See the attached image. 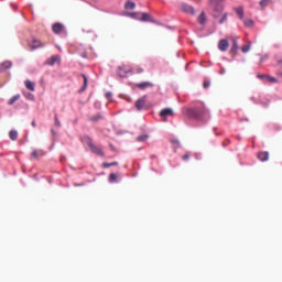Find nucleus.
Returning a JSON list of instances; mask_svg holds the SVG:
<instances>
[{
  "label": "nucleus",
  "instance_id": "16",
  "mask_svg": "<svg viewBox=\"0 0 282 282\" xmlns=\"http://www.w3.org/2000/svg\"><path fill=\"white\" fill-rule=\"evenodd\" d=\"M24 86L26 87V90H29V91L35 90V88H34L35 85L31 80H25Z\"/></svg>",
  "mask_w": 282,
  "mask_h": 282
},
{
  "label": "nucleus",
  "instance_id": "2",
  "mask_svg": "<svg viewBox=\"0 0 282 282\" xmlns=\"http://www.w3.org/2000/svg\"><path fill=\"white\" fill-rule=\"evenodd\" d=\"M86 144L88 145V148H90V152H93L94 154H96L98 156H105L102 149L94 145V143H91V139H87Z\"/></svg>",
  "mask_w": 282,
  "mask_h": 282
},
{
  "label": "nucleus",
  "instance_id": "35",
  "mask_svg": "<svg viewBox=\"0 0 282 282\" xmlns=\"http://www.w3.org/2000/svg\"><path fill=\"white\" fill-rule=\"evenodd\" d=\"M210 87V82L204 80V89H208Z\"/></svg>",
  "mask_w": 282,
  "mask_h": 282
},
{
  "label": "nucleus",
  "instance_id": "15",
  "mask_svg": "<svg viewBox=\"0 0 282 282\" xmlns=\"http://www.w3.org/2000/svg\"><path fill=\"white\" fill-rule=\"evenodd\" d=\"M238 52V43L236 42V40H234V43L231 44V50L229 51V53H231L232 56H236Z\"/></svg>",
  "mask_w": 282,
  "mask_h": 282
},
{
  "label": "nucleus",
  "instance_id": "23",
  "mask_svg": "<svg viewBox=\"0 0 282 282\" xmlns=\"http://www.w3.org/2000/svg\"><path fill=\"white\" fill-rule=\"evenodd\" d=\"M270 4H271V0H261V1H259V6L261 7V9H264Z\"/></svg>",
  "mask_w": 282,
  "mask_h": 282
},
{
  "label": "nucleus",
  "instance_id": "9",
  "mask_svg": "<svg viewBox=\"0 0 282 282\" xmlns=\"http://www.w3.org/2000/svg\"><path fill=\"white\" fill-rule=\"evenodd\" d=\"M63 24L61 23H54V25H52V32H54V34H61L63 33Z\"/></svg>",
  "mask_w": 282,
  "mask_h": 282
},
{
  "label": "nucleus",
  "instance_id": "39",
  "mask_svg": "<svg viewBox=\"0 0 282 282\" xmlns=\"http://www.w3.org/2000/svg\"><path fill=\"white\" fill-rule=\"evenodd\" d=\"M31 127L35 128V120L31 121Z\"/></svg>",
  "mask_w": 282,
  "mask_h": 282
},
{
  "label": "nucleus",
  "instance_id": "20",
  "mask_svg": "<svg viewBox=\"0 0 282 282\" xmlns=\"http://www.w3.org/2000/svg\"><path fill=\"white\" fill-rule=\"evenodd\" d=\"M124 8H126V10H134L135 4H134V2L128 0V1H126Z\"/></svg>",
  "mask_w": 282,
  "mask_h": 282
},
{
  "label": "nucleus",
  "instance_id": "30",
  "mask_svg": "<svg viewBox=\"0 0 282 282\" xmlns=\"http://www.w3.org/2000/svg\"><path fill=\"white\" fill-rule=\"evenodd\" d=\"M118 164H119L118 162L102 163V167L109 169V167L116 166V165H118Z\"/></svg>",
  "mask_w": 282,
  "mask_h": 282
},
{
  "label": "nucleus",
  "instance_id": "28",
  "mask_svg": "<svg viewBox=\"0 0 282 282\" xmlns=\"http://www.w3.org/2000/svg\"><path fill=\"white\" fill-rule=\"evenodd\" d=\"M140 13L137 12H132V13H128L126 14V17L130 18V19H139Z\"/></svg>",
  "mask_w": 282,
  "mask_h": 282
},
{
  "label": "nucleus",
  "instance_id": "13",
  "mask_svg": "<svg viewBox=\"0 0 282 282\" xmlns=\"http://www.w3.org/2000/svg\"><path fill=\"white\" fill-rule=\"evenodd\" d=\"M234 11L236 12L238 19L243 20V7H238L234 9Z\"/></svg>",
  "mask_w": 282,
  "mask_h": 282
},
{
  "label": "nucleus",
  "instance_id": "6",
  "mask_svg": "<svg viewBox=\"0 0 282 282\" xmlns=\"http://www.w3.org/2000/svg\"><path fill=\"white\" fill-rule=\"evenodd\" d=\"M181 11L187 15H195V9L188 4H181Z\"/></svg>",
  "mask_w": 282,
  "mask_h": 282
},
{
  "label": "nucleus",
  "instance_id": "24",
  "mask_svg": "<svg viewBox=\"0 0 282 282\" xmlns=\"http://www.w3.org/2000/svg\"><path fill=\"white\" fill-rule=\"evenodd\" d=\"M197 21L199 22V24L206 23V14L202 12V14H199V17L197 18Z\"/></svg>",
  "mask_w": 282,
  "mask_h": 282
},
{
  "label": "nucleus",
  "instance_id": "12",
  "mask_svg": "<svg viewBox=\"0 0 282 282\" xmlns=\"http://www.w3.org/2000/svg\"><path fill=\"white\" fill-rule=\"evenodd\" d=\"M139 20L141 22H151V14L149 13H141V18L135 19Z\"/></svg>",
  "mask_w": 282,
  "mask_h": 282
},
{
  "label": "nucleus",
  "instance_id": "32",
  "mask_svg": "<svg viewBox=\"0 0 282 282\" xmlns=\"http://www.w3.org/2000/svg\"><path fill=\"white\" fill-rule=\"evenodd\" d=\"M109 183L111 184L116 183V174L113 173L109 174Z\"/></svg>",
  "mask_w": 282,
  "mask_h": 282
},
{
  "label": "nucleus",
  "instance_id": "34",
  "mask_svg": "<svg viewBox=\"0 0 282 282\" xmlns=\"http://www.w3.org/2000/svg\"><path fill=\"white\" fill-rule=\"evenodd\" d=\"M135 73H137V74H143V73H144V68H142V67H137V68H135Z\"/></svg>",
  "mask_w": 282,
  "mask_h": 282
},
{
  "label": "nucleus",
  "instance_id": "14",
  "mask_svg": "<svg viewBox=\"0 0 282 282\" xmlns=\"http://www.w3.org/2000/svg\"><path fill=\"white\" fill-rule=\"evenodd\" d=\"M82 78L84 79V83L82 85V88L79 89V93L86 91V87L88 86V79L86 75L82 74Z\"/></svg>",
  "mask_w": 282,
  "mask_h": 282
},
{
  "label": "nucleus",
  "instance_id": "22",
  "mask_svg": "<svg viewBox=\"0 0 282 282\" xmlns=\"http://www.w3.org/2000/svg\"><path fill=\"white\" fill-rule=\"evenodd\" d=\"M147 140H149V134H139L137 137V142H145Z\"/></svg>",
  "mask_w": 282,
  "mask_h": 282
},
{
  "label": "nucleus",
  "instance_id": "29",
  "mask_svg": "<svg viewBox=\"0 0 282 282\" xmlns=\"http://www.w3.org/2000/svg\"><path fill=\"white\" fill-rule=\"evenodd\" d=\"M101 119H102V116L96 115L94 117H90V122H98Z\"/></svg>",
  "mask_w": 282,
  "mask_h": 282
},
{
  "label": "nucleus",
  "instance_id": "31",
  "mask_svg": "<svg viewBox=\"0 0 282 282\" xmlns=\"http://www.w3.org/2000/svg\"><path fill=\"white\" fill-rule=\"evenodd\" d=\"M257 78H259V80H264V79H269V78H273V77L272 76H268V75L259 74V75H257Z\"/></svg>",
  "mask_w": 282,
  "mask_h": 282
},
{
  "label": "nucleus",
  "instance_id": "10",
  "mask_svg": "<svg viewBox=\"0 0 282 282\" xmlns=\"http://www.w3.org/2000/svg\"><path fill=\"white\" fill-rule=\"evenodd\" d=\"M257 159L259 160V162L264 163L268 161V152L265 151H261L259 153H257Z\"/></svg>",
  "mask_w": 282,
  "mask_h": 282
},
{
  "label": "nucleus",
  "instance_id": "27",
  "mask_svg": "<svg viewBox=\"0 0 282 282\" xmlns=\"http://www.w3.org/2000/svg\"><path fill=\"white\" fill-rule=\"evenodd\" d=\"M261 80L267 82L269 84L278 83V79L275 77H269V78H264V79H261Z\"/></svg>",
  "mask_w": 282,
  "mask_h": 282
},
{
  "label": "nucleus",
  "instance_id": "26",
  "mask_svg": "<svg viewBox=\"0 0 282 282\" xmlns=\"http://www.w3.org/2000/svg\"><path fill=\"white\" fill-rule=\"evenodd\" d=\"M128 76V72L123 69V67H119V77L126 78Z\"/></svg>",
  "mask_w": 282,
  "mask_h": 282
},
{
  "label": "nucleus",
  "instance_id": "37",
  "mask_svg": "<svg viewBox=\"0 0 282 282\" xmlns=\"http://www.w3.org/2000/svg\"><path fill=\"white\" fill-rule=\"evenodd\" d=\"M226 20H227V14L223 15V19H220V24L225 23Z\"/></svg>",
  "mask_w": 282,
  "mask_h": 282
},
{
  "label": "nucleus",
  "instance_id": "40",
  "mask_svg": "<svg viewBox=\"0 0 282 282\" xmlns=\"http://www.w3.org/2000/svg\"><path fill=\"white\" fill-rule=\"evenodd\" d=\"M109 97H110V94L108 93V94H107V98H109Z\"/></svg>",
  "mask_w": 282,
  "mask_h": 282
},
{
  "label": "nucleus",
  "instance_id": "5",
  "mask_svg": "<svg viewBox=\"0 0 282 282\" xmlns=\"http://www.w3.org/2000/svg\"><path fill=\"white\" fill-rule=\"evenodd\" d=\"M147 105V97H141L134 101V108L137 111H142L144 109V106Z\"/></svg>",
  "mask_w": 282,
  "mask_h": 282
},
{
  "label": "nucleus",
  "instance_id": "36",
  "mask_svg": "<svg viewBox=\"0 0 282 282\" xmlns=\"http://www.w3.org/2000/svg\"><path fill=\"white\" fill-rule=\"evenodd\" d=\"M223 1H225V0H210V3L217 4V3H220V2H223Z\"/></svg>",
  "mask_w": 282,
  "mask_h": 282
},
{
  "label": "nucleus",
  "instance_id": "8",
  "mask_svg": "<svg viewBox=\"0 0 282 282\" xmlns=\"http://www.w3.org/2000/svg\"><path fill=\"white\" fill-rule=\"evenodd\" d=\"M218 50H220V52H227V50H229V42L226 39L220 40V42H218Z\"/></svg>",
  "mask_w": 282,
  "mask_h": 282
},
{
  "label": "nucleus",
  "instance_id": "17",
  "mask_svg": "<svg viewBox=\"0 0 282 282\" xmlns=\"http://www.w3.org/2000/svg\"><path fill=\"white\" fill-rule=\"evenodd\" d=\"M8 137H9L10 140H12V141L18 140V131H15V130H10V132H8Z\"/></svg>",
  "mask_w": 282,
  "mask_h": 282
},
{
  "label": "nucleus",
  "instance_id": "1",
  "mask_svg": "<svg viewBox=\"0 0 282 282\" xmlns=\"http://www.w3.org/2000/svg\"><path fill=\"white\" fill-rule=\"evenodd\" d=\"M187 116L192 119H198L202 121L210 119V112L206 107H204V104H200L197 108H189V110H187Z\"/></svg>",
  "mask_w": 282,
  "mask_h": 282
},
{
  "label": "nucleus",
  "instance_id": "38",
  "mask_svg": "<svg viewBox=\"0 0 282 282\" xmlns=\"http://www.w3.org/2000/svg\"><path fill=\"white\" fill-rule=\"evenodd\" d=\"M187 160H189V155L187 154L183 155V161H187Z\"/></svg>",
  "mask_w": 282,
  "mask_h": 282
},
{
  "label": "nucleus",
  "instance_id": "33",
  "mask_svg": "<svg viewBox=\"0 0 282 282\" xmlns=\"http://www.w3.org/2000/svg\"><path fill=\"white\" fill-rule=\"evenodd\" d=\"M54 124L56 127H61V121H58V118L56 116H54Z\"/></svg>",
  "mask_w": 282,
  "mask_h": 282
},
{
  "label": "nucleus",
  "instance_id": "18",
  "mask_svg": "<svg viewBox=\"0 0 282 282\" xmlns=\"http://www.w3.org/2000/svg\"><path fill=\"white\" fill-rule=\"evenodd\" d=\"M242 24H245L246 28L251 29L254 26V21H252L251 19H246L245 21H242Z\"/></svg>",
  "mask_w": 282,
  "mask_h": 282
},
{
  "label": "nucleus",
  "instance_id": "4",
  "mask_svg": "<svg viewBox=\"0 0 282 282\" xmlns=\"http://www.w3.org/2000/svg\"><path fill=\"white\" fill-rule=\"evenodd\" d=\"M29 47H31V50L42 48L43 47V43L41 42V40H37L35 37H31L29 40Z\"/></svg>",
  "mask_w": 282,
  "mask_h": 282
},
{
  "label": "nucleus",
  "instance_id": "19",
  "mask_svg": "<svg viewBox=\"0 0 282 282\" xmlns=\"http://www.w3.org/2000/svg\"><path fill=\"white\" fill-rule=\"evenodd\" d=\"M18 100H20V95L12 96V97L8 100V106L14 105V102H18Z\"/></svg>",
  "mask_w": 282,
  "mask_h": 282
},
{
  "label": "nucleus",
  "instance_id": "21",
  "mask_svg": "<svg viewBox=\"0 0 282 282\" xmlns=\"http://www.w3.org/2000/svg\"><path fill=\"white\" fill-rule=\"evenodd\" d=\"M43 156V153L39 152L37 150H33V152H31V159L36 160L37 158Z\"/></svg>",
  "mask_w": 282,
  "mask_h": 282
},
{
  "label": "nucleus",
  "instance_id": "7",
  "mask_svg": "<svg viewBox=\"0 0 282 282\" xmlns=\"http://www.w3.org/2000/svg\"><path fill=\"white\" fill-rule=\"evenodd\" d=\"M134 87L139 90H145L153 87V84L151 82H142L139 84H134Z\"/></svg>",
  "mask_w": 282,
  "mask_h": 282
},
{
  "label": "nucleus",
  "instance_id": "11",
  "mask_svg": "<svg viewBox=\"0 0 282 282\" xmlns=\"http://www.w3.org/2000/svg\"><path fill=\"white\" fill-rule=\"evenodd\" d=\"M61 62V57L58 55H54L47 59V65L48 66H54L55 64H58Z\"/></svg>",
  "mask_w": 282,
  "mask_h": 282
},
{
  "label": "nucleus",
  "instance_id": "25",
  "mask_svg": "<svg viewBox=\"0 0 282 282\" xmlns=\"http://www.w3.org/2000/svg\"><path fill=\"white\" fill-rule=\"evenodd\" d=\"M240 52H242V54H248V52H250V43L248 45H242Z\"/></svg>",
  "mask_w": 282,
  "mask_h": 282
},
{
  "label": "nucleus",
  "instance_id": "3",
  "mask_svg": "<svg viewBox=\"0 0 282 282\" xmlns=\"http://www.w3.org/2000/svg\"><path fill=\"white\" fill-rule=\"evenodd\" d=\"M160 118H162V122H166L167 117H174V110L172 108H163L159 113Z\"/></svg>",
  "mask_w": 282,
  "mask_h": 282
}]
</instances>
